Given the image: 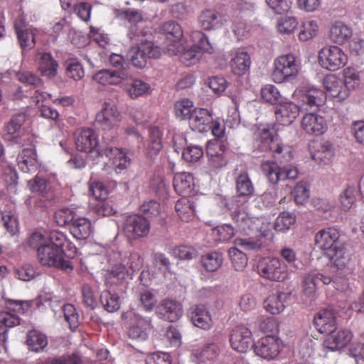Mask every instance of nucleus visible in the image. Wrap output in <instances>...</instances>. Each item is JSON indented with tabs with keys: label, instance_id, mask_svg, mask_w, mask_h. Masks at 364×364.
<instances>
[{
	"label": "nucleus",
	"instance_id": "obj_1",
	"mask_svg": "<svg viewBox=\"0 0 364 364\" xmlns=\"http://www.w3.org/2000/svg\"><path fill=\"white\" fill-rule=\"evenodd\" d=\"M30 247L36 249L37 257L41 265L60 269L67 273L73 271L69 259L74 257L77 248L60 231L49 233L33 232L28 237Z\"/></svg>",
	"mask_w": 364,
	"mask_h": 364
},
{
	"label": "nucleus",
	"instance_id": "obj_2",
	"mask_svg": "<svg viewBox=\"0 0 364 364\" xmlns=\"http://www.w3.org/2000/svg\"><path fill=\"white\" fill-rule=\"evenodd\" d=\"M294 100H281L274 110L277 125L289 126L299 116L300 112L317 109L326 102L323 91L314 86L296 89L292 95Z\"/></svg>",
	"mask_w": 364,
	"mask_h": 364
},
{
	"label": "nucleus",
	"instance_id": "obj_3",
	"mask_svg": "<svg viewBox=\"0 0 364 364\" xmlns=\"http://www.w3.org/2000/svg\"><path fill=\"white\" fill-rule=\"evenodd\" d=\"M232 220L236 223V230L229 224L218 225L211 230V236L216 242L229 241L236 232L250 235L255 232H259L262 236H267L269 230V223H264L262 218L250 217L244 209L240 208L232 213Z\"/></svg>",
	"mask_w": 364,
	"mask_h": 364
},
{
	"label": "nucleus",
	"instance_id": "obj_4",
	"mask_svg": "<svg viewBox=\"0 0 364 364\" xmlns=\"http://www.w3.org/2000/svg\"><path fill=\"white\" fill-rule=\"evenodd\" d=\"M107 255L108 262L112 264V269L106 270L104 274L107 286L124 280L134 272L139 270L143 264L138 252H122L115 245L109 247Z\"/></svg>",
	"mask_w": 364,
	"mask_h": 364
},
{
	"label": "nucleus",
	"instance_id": "obj_5",
	"mask_svg": "<svg viewBox=\"0 0 364 364\" xmlns=\"http://www.w3.org/2000/svg\"><path fill=\"white\" fill-rule=\"evenodd\" d=\"M315 244L324 252L338 269H343L349 264L350 255L340 239V232L337 229L327 228L320 230L315 235Z\"/></svg>",
	"mask_w": 364,
	"mask_h": 364
},
{
	"label": "nucleus",
	"instance_id": "obj_6",
	"mask_svg": "<svg viewBox=\"0 0 364 364\" xmlns=\"http://www.w3.org/2000/svg\"><path fill=\"white\" fill-rule=\"evenodd\" d=\"M191 46L185 45V41L179 44L177 53H168L170 55H178L181 62L186 66L198 63L204 53L211 54L214 48L208 36L200 31H193L190 34Z\"/></svg>",
	"mask_w": 364,
	"mask_h": 364
},
{
	"label": "nucleus",
	"instance_id": "obj_7",
	"mask_svg": "<svg viewBox=\"0 0 364 364\" xmlns=\"http://www.w3.org/2000/svg\"><path fill=\"white\" fill-rule=\"evenodd\" d=\"M258 147L262 151H271L274 157L283 154L284 161L292 159L291 148L284 145L276 134L275 125L261 124L255 134Z\"/></svg>",
	"mask_w": 364,
	"mask_h": 364
},
{
	"label": "nucleus",
	"instance_id": "obj_8",
	"mask_svg": "<svg viewBox=\"0 0 364 364\" xmlns=\"http://www.w3.org/2000/svg\"><path fill=\"white\" fill-rule=\"evenodd\" d=\"M274 65L273 80L276 83L290 82L299 75L301 69V60L296 55L288 53L277 58Z\"/></svg>",
	"mask_w": 364,
	"mask_h": 364
},
{
	"label": "nucleus",
	"instance_id": "obj_9",
	"mask_svg": "<svg viewBox=\"0 0 364 364\" xmlns=\"http://www.w3.org/2000/svg\"><path fill=\"white\" fill-rule=\"evenodd\" d=\"M74 137L77 149L87 154L93 161L103 156L105 148L100 146L98 134L92 129H78L75 131Z\"/></svg>",
	"mask_w": 364,
	"mask_h": 364
},
{
	"label": "nucleus",
	"instance_id": "obj_10",
	"mask_svg": "<svg viewBox=\"0 0 364 364\" xmlns=\"http://www.w3.org/2000/svg\"><path fill=\"white\" fill-rule=\"evenodd\" d=\"M257 269L263 278L283 282L289 278L287 265L277 257H264L258 262Z\"/></svg>",
	"mask_w": 364,
	"mask_h": 364
},
{
	"label": "nucleus",
	"instance_id": "obj_11",
	"mask_svg": "<svg viewBox=\"0 0 364 364\" xmlns=\"http://www.w3.org/2000/svg\"><path fill=\"white\" fill-rule=\"evenodd\" d=\"M140 44L132 46L127 53V57L134 66L143 68L149 58H158L161 55L160 48L151 41H143L138 38Z\"/></svg>",
	"mask_w": 364,
	"mask_h": 364
},
{
	"label": "nucleus",
	"instance_id": "obj_12",
	"mask_svg": "<svg viewBox=\"0 0 364 364\" xmlns=\"http://www.w3.org/2000/svg\"><path fill=\"white\" fill-rule=\"evenodd\" d=\"M318 61L323 68L336 71L346 65L348 55L341 48L337 46H328L318 52Z\"/></svg>",
	"mask_w": 364,
	"mask_h": 364
},
{
	"label": "nucleus",
	"instance_id": "obj_13",
	"mask_svg": "<svg viewBox=\"0 0 364 364\" xmlns=\"http://www.w3.org/2000/svg\"><path fill=\"white\" fill-rule=\"evenodd\" d=\"M122 318L129 324V336L132 339L145 341L151 327L149 317H143L134 309H130L122 314Z\"/></svg>",
	"mask_w": 364,
	"mask_h": 364
},
{
	"label": "nucleus",
	"instance_id": "obj_14",
	"mask_svg": "<svg viewBox=\"0 0 364 364\" xmlns=\"http://www.w3.org/2000/svg\"><path fill=\"white\" fill-rule=\"evenodd\" d=\"M122 230L129 240L145 237L149 235L150 223L141 215H131L126 218Z\"/></svg>",
	"mask_w": 364,
	"mask_h": 364
},
{
	"label": "nucleus",
	"instance_id": "obj_15",
	"mask_svg": "<svg viewBox=\"0 0 364 364\" xmlns=\"http://www.w3.org/2000/svg\"><path fill=\"white\" fill-rule=\"evenodd\" d=\"M262 169L269 181L274 184L279 181L295 179L298 176V171L295 166L286 165L280 168L277 163L273 161L263 162Z\"/></svg>",
	"mask_w": 364,
	"mask_h": 364
},
{
	"label": "nucleus",
	"instance_id": "obj_16",
	"mask_svg": "<svg viewBox=\"0 0 364 364\" xmlns=\"http://www.w3.org/2000/svg\"><path fill=\"white\" fill-rule=\"evenodd\" d=\"M95 119L102 129L112 132L118 127L122 117L115 105L105 102Z\"/></svg>",
	"mask_w": 364,
	"mask_h": 364
},
{
	"label": "nucleus",
	"instance_id": "obj_17",
	"mask_svg": "<svg viewBox=\"0 0 364 364\" xmlns=\"http://www.w3.org/2000/svg\"><path fill=\"white\" fill-rule=\"evenodd\" d=\"M8 311L0 313V326L11 328L20 323V314H23L30 307L28 301L9 300L6 303Z\"/></svg>",
	"mask_w": 364,
	"mask_h": 364
},
{
	"label": "nucleus",
	"instance_id": "obj_18",
	"mask_svg": "<svg viewBox=\"0 0 364 364\" xmlns=\"http://www.w3.org/2000/svg\"><path fill=\"white\" fill-rule=\"evenodd\" d=\"M162 28L166 33L164 51L167 53H177L179 51V44L184 41L181 26L174 21H167L164 23Z\"/></svg>",
	"mask_w": 364,
	"mask_h": 364
},
{
	"label": "nucleus",
	"instance_id": "obj_19",
	"mask_svg": "<svg viewBox=\"0 0 364 364\" xmlns=\"http://www.w3.org/2000/svg\"><path fill=\"white\" fill-rule=\"evenodd\" d=\"M104 155L109 157L112 161V167L106 165L103 169V171L107 172V174H111L113 171L117 173H120L130 165V159L122 149L107 146L104 151Z\"/></svg>",
	"mask_w": 364,
	"mask_h": 364
},
{
	"label": "nucleus",
	"instance_id": "obj_20",
	"mask_svg": "<svg viewBox=\"0 0 364 364\" xmlns=\"http://www.w3.org/2000/svg\"><path fill=\"white\" fill-rule=\"evenodd\" d=\"M281 347V340L274 336H267L260 338L254 345V350L257 355L266 360H272L279 355Z\"/></svg>",
	"mask_w": 364,
	"mask_h": 364
},
{
	"label": "nucleus",
	"instance_id": "obj_21",
	"mask_svg": "<svg viewBox=\"0 0 364 364\" xmlns=\"http://www.w3.org/2000/svg\"><path fill=\"white\" fill-rule=\"evenodd\" d=\"M25 121V114L20 113L14 115L6 127L4 133L5 140L18 145H23L24 141L27 139V136L23 134L22 128Z\"/></svg>",
	"mask_w": 364,
	"mask_h": 364
},
{
	"label": "nucleus",
	"instance_id": "obj_22",
	"mask_svg": "<svg viewBox=\"0 0 364 364\" xmlns=\"http://www.w3.org/2000/svg\"><path fill=\"white\" fill-rule=\"evenodd\" d=\"M301 129L309 135L320 136L328 129L327 121L319 112H313L304 115L301 122Z\"/></svg>",
	"mask_w": 364,
	"mask_h": 364
},
{
	"label": "nucleus",
	"instance_id": "obj_23",
	"mask_svg": "<svg viewBox=\"0 0 364 364\" xmlns=\"http://www.w3.org/2000/svg\"><path fill=\"white\" fill-rule=\"evenodd\" d=\"M323 85L326 92V93L323 92L326 97L328 95L334 101L339 102L349 97L343 82L336 74L327 75L323 80Z\"/></svg>",
	"mask_w": 364,
	"mask_h": 364
},
{
	"label": "nucleus",
	"instance_id": "obj_24",
	"mask_svg": "<svg viewBox=\"0 0 364 364\" xmlns=\"http://www.w3.org/2000/svg\"><path fill=\"white\" fill-rule=\"evenodd\" d=\"M353 336V333L347 329L333 330L324 339L323 346L330 351H341L349 345Z\"/></svg>",
	"mask_w": 364,
	"mask_h": 364
},
{
	"label": "nucleus",
	"instance_id": "obj_25",
	"mask_svg": "<svg viewBox=\"0 0 364 364\" xmlns=\"http://www.w3.org/2000/svg\"><path fill=\"white\" fill-rule=\"evenodd\" d=\"M232 348L240 353H245L252 343V332L244 325L237 326L230 335Z\"/></svg>",
	"mask_w": 364,
	"mask_h": 364
},
{
	"label": "nucleus",
	"instance_id": "obj_26",
	"mask_svg": "<svg viewBox=\"0 0 364 364\" xmlns=\"http://www.w3.org/2000/svg\"><path fill=\"white\" fill-rule=\"evenodd\" d=\"M208 165L214 169H220L228 164L226 146L220 141H209L207 144Z\"/></svg>",
	"mask_w": 364,
	"mask_h": 364
},
{
	"label": "nucleus",
	"instance_id": "obj_27",
	"mask_svg": "<svg viewBox=\"0 0 364 364\" xmlns=\"http://www.w3.org/2000/svg\"><path fill=\"white\" fill-rule=\"evenodd\" d=\"M309 149L312 159L320 166L329 164L334 156L333 145L327 141H314Z\"/></svg>",
	"mask_w": 364,
	"mask_h": 364
},
{
	"label": "nucleus",
	"instance_id": "obj_28",
	"mask_svg": "<svg viewBox=\"0 0 364 364\" xmlns=\"http://www.w3.org/2000/svg\"><path fill=\"white\" fill-rule=\"evenodd\" d=\"M226 22L225 16L214 9H205L198 16V23L205 31L220 29Z\"/></svg>",
	"mask_w": 364,
	"mask_h": 364
},
{
	"label": "nucleus",
	"instance_id": "obj_29",
	"mask_svg": "<svg viewBox=\"0 0 364 364\" xmlns=\"http://www.w3.org/2000/svg\"><path fill=\"white\" fill-rule=\"evenodd\" d=\"M156 313L161 318L175 322L183 316V310L181 302L165 299L160 302Z\"/></svg>",
	"mask_w": 364,
	"mask_h": 364
},
{
	"label": "nucleus",
	"instance_id": "obj_30",
	"mask_svg": "<svg viewBox=\"0 0 364 364\" xmlns=\"http://www.w3.org/2000/svg\"><path fill=\"white\" fill-rule=\"evenodd\" d=\"M191 323L197 328L208 330L213 326L210 312L204 305L192 306L188 313Z\"/></svg>",
	"mask_w": 364,
	"mask_h": 364
},
{
	"label": "nucleus",
	"instance_id": "obj_31",
	"mask_svg": "<svg viewBox=\"0 0 364 364\" xmlns=\"http://www.w3.org/2000/svg\"><path fill=\"white\" fill-rule=\"evenodd\" d=\"M331 282V277L329 276L311 272L304 277L302 284L303 293L307 297L314 299L320 283L329 284Z\"/></svg>",
	"mask_w": 364,
	"mask_h": 364
},
{
	"label": "nucleus",
	"instance_id": "obj_32",
	"mask_svg": "<svg viewBox=\"0 0 364 364\" xmlns=\"http://www.w3.org/2000/svg\"><path fill=\"white\" fill-rule=\"evenodd\" d=\"M17 165L24 173H33L37 171L39 164L36 151L33 145L23 149L17 156Z\"/></svg>",
	"mask_w": 364,
	"mask_h": 364
},
{
	"label": "nucleus",
	"instance_id": "obj_33",
	"mask_svg": "<svg viewBox=\"0 0 364 364\" xmlns=\"http://www.w3.org/2000/svg\"><path fill=\"white\" fill-rule=\"evenodd\" d=\"M173 187L178 194L184 197L193 195L196 188L193 176L188 172L176 173L173 178Z\"/></svg>",
	"mask_w": 364,
	"mask_h": 364
},
{
	"label": "nucleus",
	"instance_id": "obj_34",
	"mask_svg": "<svg viewBox=\"0 0 364 364\" xmlns=\"http://www.w3.org/2000/svg\"><path fill=\"white\" fill-rule=\"evenodd\" d=\"M128 79L125 70H101L93 75V80L103 85H119Z\"/></svg>",
	"mask_w": 364,
	"mask_h": 364
},
{
	"label": "nucleus",
	"instance_id": "obj_35",
	"mask_svg": "<svg viewBox=\"0 0 364 364\" xmlns=\"http://www.w3.org/2000/svg\"><path fill=\"white\" fill-rule=\"evenodd\" d=\"M17 79L25 84L23 87H19L13 94L14 100H21L23 97H28L31 92H28L25 88L31 85L33 88L41 85V80L33 73L28 71L19 72L16 75Z\"/></svg>",
	"mask_w": 364,
	"mask_h": 364
},
{
	"label": "nucleus",
	"instance_id": "obj_36",
	"mask_svg": "<svg viewBox=\"0 0 364 364\" xmlns=\"http://www.w3.org/2000/svg\"><path fill=\"white\" fill-rule=\"evenodd\" d=\"M188 119L193 130L201 133L206 132L209 130L212 115L208 109H195Z\"/></svg>",
	"mask_w": 364,
	"mask_h": 364
},
{
	"label": "nucleus",
	"instance_id": "obj_37",
	"mask_svg": "<svg viewBox=\"0 0 364 364\" xmlns=\"http://www.w3.org/2000/svg\"><path fill=\"white\" fill-rule=\"evenodd\" d=\"M314 323L321 333H330L336 328L335 315L330 309H322L315 314Z\"/></svg>",
	"mask_w": 364,
	"mask_h": 364
},
{
	"label": "nucleus",
	"instance_id": "obj_38",
	"mask_svg": "<svg viewBox=\"0 0 364 364\" xmlns=\"http://www.w3.org/2000/svg\"><path fill=\"white\" fill-rule=\"evenodd\" d=\"M232 58L230 61V67L234 74L242 75L246 73L251 65L250 56L244 49L232 50Z\"/></svg>",
	"mask_w": 364,
	"mask_h": 364
},
{
	"label": "nucleus",
	"instance_id": "obj_39",
	"mask_svg": "<svg viewBox=\"0 0 364 364\" xmlns=\"http://www.w3.org/2000/svg\"><path fill=\"white\" fill-rule=\"evenodd\" d=\"M36 60L43 75L53 77L57 75L58 64L50 53L38 52Z\"/></svg>",
	"mask_w": 364,
	"mask_h": 364
},
{
	"label": "nucleus",
	"instance_id": "obj_40",
	"mask_svg": "<svg viewBox=\"0 0 364 364\" xmlns=\"http://www.w3.org/2000/svg\"><path fill=\"white\" fill-rule=\"evenodd\" d=\"M290 294L286 292H276L269 295L264 301V308L272 314L282 313Z\"/></svg>",
	"mask_w": 364,
	"mask_h": 364
},
{
	"label": "nucleus",
	"instance_id": "obj_41",
	"mask_svg": "<svg viewBox=\"0 0 364 364\" xmlns=\"http://www.w3.org/2000/svg\"><path fill=\"white\" fill-rule=\"evenodd\" d=\"M218 350L215 343H207L202 347L193 348L191 359L196 364H200L215 359L218 355Z\"/></svg>",
	"mask_w": 364,
	"mask_h": 364
},
{
	"label": "nucleus",
	"instance_id": "obj_42",
	"mask_svg": "<svg viewBox=\"0 0 364 364\" xmlns=\"http://www.w3.org/2000/svg\"><path fill=\"white\" fill-rule=\"evenodd\" d=\"M121 85L132 99L148 93L150 90V85L148 83L139 79L132 78L129 74L128 79L122 82Z\"/></svg>",
	"mask_w": 364,
	"mask_h": 364
},
{
	"label": "nucleus",
	"instance_id": "obj_43",
	"mask_svg": "<svg viewBox=\"0 0 364 364\" xmlns=\"http://www.w3.org/2000/svg\"><path fill=\"white\" fill-rule=\"evenodd\" d=\"M125 18L132 24L128 36L132 41H138V38L145 35L143 29L139 26L142 21L141 13L134 9H128L124 11Z\"/></svg>",
	"mask_w": 364,
	"mask_h": 364
},
{
	"label": "nucleus",
	"instance_id": "obj_44",
	"mask_svg": "<svg viewBox=\"0 0 364 364\" xmlns=\"http://www.w3.org/2000/svg\"><path fill=\"white\" fill-rule=\"evenodd\" d=\"M93 232L91 221L85 217H77L70 225V232L77 240L88 238Z\"/></svg>",
	"mask_w": 364,
	"mask_h": 364
},
{
	"label": "nucleus",
	"instance_id": "obj_45",
	"mask_svg": "<svg viewBox=\"0 0 364 364\" xmlns=\"http://www.w3.org/2000/svg\"><path fill=\"white\" fill-rule=\"evenodd\" d=\"M15 29L19 43L23 49V53L26 50L34 47L36 44V37L38 33L36 28L30 27L22 29V24L16 21L15 23Z\"/></svg>",
	"mask_w": 364,
	"mask_h": 364
},
{
	"label": "nucleus",
	"instance_id": "obj_46",
	"mask_svg": "<svg viewBox=\"0 0 364 364\" xmlns=\"http://www.w3.org/2000/svg\"><path fill=\"white\" fill-rule=\"evenodd\" d=\"M341 80L343 82L346 90L350 97L353 91L360 88L361 85L360 74L358 70L352 67L345 68L342 73Z\"/></svg>",
	"mask_w": 364,
	"mask_h": 364
},
{
	"label": "nucleus",
	"instance_id": "obj_47",
	"mask_svg": "<svg viewBox=\"0 0 364 364\" xmlns=\"http://www.w3.org/2000/svg\"><path fill=\"white\" fill-rule=\"evenodd\" d=\"M353 35L352 28L342 21L335 22L330 30V38L338 44H343Z\"/></svg>",
	"mask_w": 364,
	"mask_h": 364
},
{
	"label": "nucleus",
	"instance_id": "obj_48",
	"mask_svg": "<svg viewBox=\"0 0 364 364\" xmlns=\"http://www.w3.org/2000/svg\"><path fill=\"white\" fill-rule=\"evenodd\" d=\"M175 208L178 217L183 221L188 222L194 216L195 208L193 203L186 197L178 200L176 203Z\"/></svg>",
	"mask_w": 364,
	"mask_h": 364
},
{
	"label": "nucleus",
	"instance_id": "obj_49",
	"mask_svg": "<svg viewBox=\"0 0 364 364\" xmlns=\"http://www.w3.org/2000/svg\"><path fill=\"white\" fill-rule=\"evenodd\" d=\"M27 343L33 351L40 352L48 346V341L45 334L36 330H33L28 333Z\"/></svg>",
	"mask_w": 364,
	"mask_h": 364
},
{
	"label": "nucleus",
	"instance_id": "obj_50",
	"mask_svg": "<svg viewBox=\"0 0 364 364\" xmlns=\"http://www.w3.org/2000/svg\"><path fill=\"white\" fill-rule=\"evenodd\" d=\"M223 262V255L218 252H211L203 255L201 262L208 272H215L220 268Z\"/></svg>",
	"mask_w": 364,
	"mask_h": 364
},
{
	"label": "nucleus",
	"instance_id": "obj_51",
	"mask_svg": "<svg viewBox=\"0 0 364 364\" xmlns=\"http://www.w3.org/2000/svg\"><path fill=\"white\" fill-rule=\"evenodd\" d=\"M150 143L147 148V154L149 157L152 158L157 155L162 148L161 136L162 132L156 127H152L149 129Z\"/></svg>",
	"mask_w": 364,
	"mask_h": 364
},
{
	"label": "nucleus",
	"instance_id": "obj_52",
	"mask_svg": "<svg viewBox=\"0 0 364 364\" xmlns=\"http://www.w3.org/2000/svg\"><path fill=\"white\" fill-rule=\"evenodd\" d=\"M314 341L309 336H304L299 341L295 353L302 359L307 360L314 353Z\"/></svg>",
	"mask_w": 364,
	"mask_h": 364
},
{
	"label": "nucleus",
	"instance_id": "obj_53",
	"mask_svg": "<svg viewBox=\"0 0 364 364\" xmlns=\"http://www.w3.org/2000/svg\"><path fill=\"white\" fill-rule=\"evenodd\" d=\"M261 97L262 99L267 103L270 105H278L281 102V100H284L280 94L278 88L271 84H267L263 86L261 89Z\"/></svg>",
	"mask_w": 364,
	"mask_h": 364
},
{
	"label": "nucleus",
	"instance_id": "obj_54",
	"mask_svg": "<svg viewBox=\"0 0 364 364\" xmlns=\"http://www.w3.org/2000/svg\"><path fill=\"white\" fill-rule=\"evenodd\" d=\"M318 24L316 21L311 19L304 21L300 27L299 40L306 41L312 39L318 34Z\"/></svg>",
	"mask_w": 364,
	"mask_h": 364
},
{
	"label": "nucleus",
	"instance_id": "obj_55",
	"mask_svg": "<svg viewBox=\"0 0 364 364\" xmlns=\"http://www.w3.org/2000/svg\"><path fill=\"white\" fill-rule=\"evenodd\" d=\"M237 191L240 196H250L254 193V186L246 172L240 173L236 180Z\"/></svg>",
	"mask_w": 364,
	"mask_h": 364
},
{
	"label": "nucleus",
	"instance_id": "obj_56",
	"mask_svg": "<svg viewBox=\"0 0 364 364\" xmlns=\"http://www.w3.org/2000/svg\"><path fill=\"white\" fill-rule=\"evenodd\" d=\"M294 201L298 205H304L310 197L309 185L305 181L298 182L292 191Z\"/></svg>",
	"mask_w": 364,
	"mask_h": 364
},
{
	"label": "nucleus",
	"instance_id": "obj_57",
	"mask_svg": "<svg viewBox=\"0 0 364 364\" xmlns=\"http://www.w3.org/2000/svg\"><path fill=\"white\" fill-rule=\"evenodd\" d=\"M77 218L75 208H63L57 210L55 213V220L60 226H64L72 224Z\"/></svg>",
	"mask_w": 364,
	"mask_h": 364
},
{
	"label": "nucleus",
	"instance_id": "obj_58",
	"mask_svg": "<svg viewBox=\"0 0 364 364\" xmlns=\"http://www.w3.org/2000/svg\"><path fill=\"white\" fill-rule=\"evenodd\" d=\"M295 215L289 212H282L277 218L274 223V229L277 231L285 232L289 230L295 223Z\"/></svg>",
	"mask_w": 364,
	"mask_h": 364
},
{
	"label": "nucleus",
	"instance_id": "obj_59",
	"mask_svg": "<svg viewBox=\"0 0 364 364\" xmlns=\"http://www.w3.org/2000/svg\"><path fill=\"white\" fill-rule=\"evenodd\" d=\"M229 257L236 271H242L247 264V257L245 253L237 247L229 249Z\"/></svg>",
	"mask_w": 364,
	"mask_h": 364
},
{
	"label": "nucleus",
	"instance_id": "obj_60",
	"mask_svg": "<svg viewBox=\"0 0 364 364\" xmlns=\"http://www.w3.org/2000/svg\"><path fill=\"white\" fill-rule=\"evenodd\" d=\"M339 202L343 210H349L355 202V188L352 186H348L341 193Z\"/></svg>",
	"mask_w": 364,
	"mask_h": 364
},
{
	"label": "nucleus",
	"instance_id": "obj_61",
	"mask_svg": "<svg viewBox=\"0 0 364 364\" xmlns=\"http://www.w3.org/2000/svg\"><path fill=\"white\" fill-rule=\"evenodd\" d=\"M100 300L105 309L109 312L116 311L120 307L119 297L109 291H103Z\"/></svg>",
	"mask_w": 364,
	"mask_h": 364
},
{
	"label": "nucleus",
	"instance_id": "obj_62",
	"mask_svg": "<svg viewBox=\"0 0 364 364\" xmlns=\"http://www.w3.org/2000/svg\"><path fill=\"white\" fill-rule=\"evenodd\" d=\"M176 116L182 119H189L193 112V103L188 99H183L175 104Z\"/></svg>",
	"mask_w": 364,
	"mask_h": 364
},
{
	"label": "nucleus",
	"instance_id": "obj_63",
	"mask_svg": "<svg viewBox=\"0 0 364 364\" xmlns=\"http://www.w3.org/2000/svg\"><path fill=\"white\" fill-rule=\"evenodd\" d=\"M36 364H82L80 357L73 353L58 358H49L45 360H39Z\"/></svg>",
	"mask_w": 364,
	"mask_h": 364
},
{
	"label": "nucleus",
	"instance_id": "obj_64",
	"mask_svg": "<svg viewBox=\"0 0 364 364\" xmlns=\"http://www.w3.org/2000/svg\"><path fill=\"white\" fill-rule=\"evenodd\" d=\"M28 186L32 192L40 193L45 195L51 191V186L45 178L36 176L33 179L30 180Z\"/></svg>",
	"mask_w": 364,
	"mask_h": 364
}]
</instances>
